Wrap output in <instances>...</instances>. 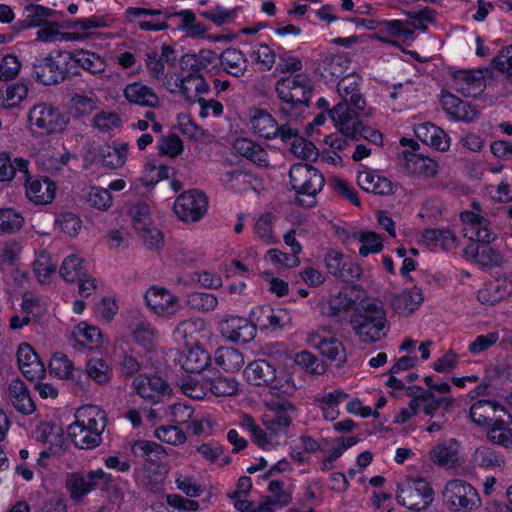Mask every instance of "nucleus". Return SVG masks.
Wrapping results in <instances>:
<instances>
[{
    "instance_id": "obj_1",
    "label": "nucleus",
    "mask_w": 512,
    "mask_h": 512,
    "mask_svg": "<svg viewBox=\"0 0 512 512\" xmlns=\"http://www.w3.org/2000/svg\"><path fill=\"white\" fill-rule=\"evenodd\" d=\"M275 91L282 102L279 112L288 118L297 115L295 109L298 106L309 107L313 84L305 73H296L281 77L275 84Z\"/></svg>"
},
{
    "instance_id": "obj_2",
    "label": "nucleus",
    "mask_w": 512,
    "mask_h": 512,
    "mask_svg": "<svg viewBox=\"0 0 512 512\" xmlns=\"http://www.w3.org/2000/svg\"><path fill=\"white\" fill-rule=\"evenodd\" d=\"M349 323L364 343L380 341L386 335V312L375 302L362 301L350 316Z\"/></svg>"
},
{
    "instance_id": "obj_3",
    "label": "nucleus",
    "mask_w": 512,
    "mask_h": 512,
    "mask_svg": "<svg viewBox=\"0 0 512 512\" xmlns=\"http://www.w3.org/2000/svg\"><path fill=\"white\" fill-rule=\"evenodd\" d=\"M289 179L296 192L297 201L303 207H312L315 197L325 185V179L316 169L307 163H295L290 167Z\"/></svg>"
},
{
    "instance_id": "obj_4",
    "label": "nucleus",
    "mask_w": 512,
    "mask_h": 512,
    "mask_svg": "<svg viewBox=\"0 0 512 512\" xmlns=\"http://www.w3.org/2000/svg\"><path fill=\"white\" fill-rule=\"evenodd\" d=\"M330 118L335 123L340 133L354 141L365 139L373 144L382 145L383 135L379 130L364 125L362 115L348 114L347 108L343 105L334 106L328 110Z\"/></svg>"
},
{
    "instance_id": "obj_5",
    "label": "nucleus",
    "mask_w": 512,
    "mask_h": 512,
    "mask_svg": "<svg viewBox=\"0 0 512 512\" xmlns=\"http://www.w3.org/2000/svg\"><path fill=\"white\" fill-rule=\"evenodd\" d=\"M443 502L452 512H466L480 506L477 490L468 482L453 479L446 483L442 492Z\"/></svg>"
},
{
    "instance_id": "obj_6",
    "label": "nucleus",
    "mask_w": 512,
    "mask_h": 512,
    "mask_svg": "<svg viewBox=\"0 0 512 512\" xmlns=\"http://www.w3.org/2000/svg\"><path fill=\"white\" fill-rule=\"evenodd\" d=\"M103 483L102 490H108L113 483V476L102 469L90 470L86 474L74 472L68 476L66 488H68L70 498L79 503L82 499Z\"/></svg>"
},
{
    "instance_id": "obj_7",
    "label": "nucleus",
    "mask_w": 512,
    "mask_h": 512,
    "mask_svg": "<svg viewBox=\"0 0 512 512\" xmlns=\"http://www.w3.org/2000/svg\"><path fill=\"white\" fill-rule=\"evenodd\" d=\"M433 489L423 478L406 480L397 491L398 502L412 510L426 509L433 501Z\"/></svg>"
},
{
    "instance_id": "obj_8",
    "label": "nucleus",
    "mask_w": 512,
    "mask_h": 512,
    "mask_svg": "<svg viewBox=\"0 0 512 512\" xmlns=\"http://www.w3.org/2000/svg\"><path fill=\"white\" fill-rule=\"evenodd\" d=\"M61 112L48 104L33 106L28 113L29 129L33 135L44 136L61 130Z\"/></svg>"
},
{
    "instance_id": "obj_9",
    "label": "nucleus",
    "mask_w": 512,
    "mask_h": 512,
    "mask_svg": "<svg viewBox=\"0 0 512 512\" xmlns=\"http://www.w3.org/2000/svg\"><path fill=\"white\" fill-rule=\"evenodd\" d=\"M173 208L178 218L182 221L196 222L206 214L208 198L203 192L191 189L177 197Z\"/></svg>"
},
{
    "instance_id": "obj_10",
    "label": "nucleus",
    "mask_w": 512,
    "mask_h": 512,
    "mask_svg": "<svg viewBox=\"0 0 512 512\" xmlns=\"http://www.w3.org/2000/svg\"><path fill=\"white\" fill-rule=\"evenodd\" d=\"M337 91L342 101L336 106L343 105L347 108L348 114L370 116L371 108L366 107V101L359 92V83L357 75H347L337 84Z\"/></svg>"
},
{
    "instance_id": "obj_11",
    "label": "nucleus",
    "mask_w": 512,
    "mask_h": 512,
    "mask_svg": "<svg viewBox=\"0 0 512 512\" xmlns=\"http://www.w3.org/2000/svg\"><path fill=\"white\" fill-rule=\"evenodd\" d=\"M324 261L328 273L342 281L353 282L362 275L361 267L339 251L327 252Z\"/></svg>"
},
{
    "instance_id": "obj_12",
    "label": "nucleus",
    "mask_w": 512,
    "mask_h": 512,
    "mask_svg": "<svg viewBox=\"0 0 512 512\" xmlns=\"http://www.w3.org/2000/svg\"><path fill=\"white\" fill-rule=\"evenodd\" d=\"M133 387L141 398L154 404L162 402L164 397L171 394L169 384L156 375H139L134 379Z\"/></svg>"
},
{
    "instance_id": "obj_13",
    "label": "nucleus",
    "mask_w": 512,
    "mask_h": 512,
    "mask_svg": "<svg viewBox=\"0 0 512 512\" xmlns=\"http://www.w3.org/2000/svg\"><path fill=\"white\" fill-rule=\"evenodd\" d=\"M25 184V195L27 199L36 205H46L53 201L56 186L48 178L32 177L28 169L27 175L20 176Z\"/></svg>"
},
{
    "instance_id": "obj_14",
    "label": "nucleus",
    "mask_w": 512,
    "mask_h": 512,
    "mask_svg": "<svg viewBox=\"0 0 512 512\" xmlns=\"http://www.w3.org/2000/svg\"><path fill=\"white\" fill-rule=\"evenodd\" d=\"M293 404L287 400L272 402L269 413L263 416V424L272 434L286 432L291 425V414L295 412Z\"/></svg>"
},
{
    "instance_id": "obj_15",
    "label": "nucleus",
    "mask_w": 512,
    "mask_h": 512,
    "mask_svg": "<svg viewBox=\"0 0 512 512\" xmlns=\"http://www.w3.org/2000/svg\"><path fill=\"white\" fill-rule=\"evenodd\" d=\"M509 412L500 404L490 400H478L469 410L472 422L481 427H492Z\"/></svg>"
},
{
    "instance_id": "obj_16",
    "label": "nucleus",
    "mask_w": 512,
    "mask_h": 512,
    "mask_svg": "<svg viewBox=\"0 0 512 512\" xmlns=\"http://www.w3.org/2000/svg\"><path fill=\"white\" fill-rule=\"evenodd\" d=\"M145 300L151 310L160 316H172L180 309L177 296L165 288L151 287L145 294Z\"/></svg>"
},
{
    "instance_id": "obj_17",
    "label": "nucleus",
    "mask_w": 512,
    "mask_h": 512,
    "mask_svg": "<svg viewBox=\"0 0 512 512\" xmlns=\"http://www.w3.org/2000/svg\"><path fill=\"white\" fill-rule=\"evenodd\" d=\"M452 80L456 91L465 97H477L486 87L482 70L455 71L452 73Z\"/></svg>"
},
{
    "instance_id": "obj_18",
    "label": "nucleus",
    "mask_w": 512,
    "mask_h": 512,
    "mask_svg": "<svg viewBox=\"0 0 512 512\" xmlns=\"http://www.w3.org/2000/svg\"><path fill=\"white\" fill-rule=\"evenodd\" d=\"M221 333L232 342L249 343L255 338L256 325L245 318L230 317L221 324Z\"/></svg>"
},
{
    "instance_id": "obj_19",
    "label": "nucleus",
    "mask_w": 512,
    "mask_h": 512,
    "mask_svg": "<svg viewBox=\"0 0 512 512\" xmlns=\"http://www.w3.org/2000/svg\"><path fill=\"white\" fill-rule=\"evenodd\" d=\"M17 362L23 376L30 381L42 377L45 373L43 363L32 347L27 343L19 345L17 350Z\"/></svg>"
},
{
    "instance_id": "obj_20",
    "label": "nucleus",
    "mask_w": 512,
    "mask_h": 512,
    "mask_svg": "<svg viewBox=\"0 0 512 512\" xmlns=\"http://www.w3.org/2000/svg\"><path fill=\"white\" fill-rule=\"evenodd\" d=\"M56 53V57L50 54L34 65L35 76L43 85H55L64 80V69L57 60V58H61L62 52L57 51Z\"/></svg>"
},
{
    "instance_id": "obj_21",
    "label": "nucleus",
    "mask_w": 512,
    "mask_h": 512,
    "mask_svg": "<svg viewBox=\"0 0 512 512\" xmlns=\"http://www.w3.org/2000/svg\"><path fill=\"white\" fill-rule=\"evenodd\" d=\"M441 103L446 113L457 121L471 122L479 115V111L476 106L467 101L461 100L451 93L443 94Z\"/></svg>"
},
{
    "instance_id": "obj_22",
    "label": "nucleus",
    "mask_w": 512,
    "mask_h": 512,
    "mask_svg": "<svg viewBox=\"0 0 512 512\" xmlns=\"http://www.w3.org/2000/svg\"><path fill=\"white\" fill-rule=\"evenodd\" d=\"M7 394L12 406L22 415H31L36 411V404L22 380L13 379L8 386Z\"/></svg>"
},
{
    "instance_id": "obj_23",
    "label": "nucleus",
    "mask_w": 512,
    "mask_h": 512,
    "mask_svg": "<svg viewBox=\"0 0 512 512\" xmlns=\"http://www.w3.org/2000/svg\"><path fill=\"white\" fill-rule=\"evenodd\" d=\"M310 343L316 347L320 353L330 361L336 363L337 367L346 362V351L341 341L336 338H322L317 334H312L309 338Z\"/></svg>"
},
{
    "instance_id": "obj_24",
    "label": "nucleus",
    "mask_w": 512,
    "mask_h": 512,
    "mask_svg": "<svg viewBox=\"0 0 512 512\" xmlns=\"http://www.w3.org/2000/svg\"><path fill=\"white\" fill-rule=\"evenodd\" d=\"M415 136L424 144L430 145L437 150L445 151L449 148L450 139L441 128L430 122L418 124L414 127Z\"/></svg>"
},
{
    "instance_id": "obj_25",
    "label": "nucleus",
    "mask_w": 512,
    "mask_h": 512,
    "mask_svg": "<svg viewBox=\"0 0 512 512\" xmlns=\"http://www.w3.org/2000/svg\"><path fill=\"white\" fill-rule=\"evenodd\" d=\"M245 375L249 383L255 386H273L276 381V369L265 359H258L248 364Z\"/></svg>"
},
{
    "instance_id": "obj_26",
    "label": "nucleus",
    "mask_w": 512,
    "mask_h": 512,
    "mask_svg": "<svg viewBox=\"0 0 512 512\" xmlns=\"http://www.w3.org/2000/svg\"><path fill=\"white\" fill-rule=\"evenodd\" d=\"M124 97L131 104L149 108H158L160 106V99L154 90L140 82L128 84L124 88Z\"/></svg>"
},
{
    "instance_id": "obj_27",
    "label": "nucleus",
    "mask_w": 512,
    "mask_h": 512,
    "mask_svg": "<svg viewBox=\"0 0 512 512\" xmlns=\"http://www.w3.org/2000/svg\"><path fill=\"white\" fill-rule=\"evenodd\" d=\"M66 432L73 444L80 449H92L101 444L102 438L98 434H92L85 427V420H78L70 424Z\"/></svg>"
},
{
    "instance_id": "obj_28",
    "label": "nucleus",
    "mask_w": 512,
    "mask_h": 512,
    "mask_svg": "<svg viewBox=\"0 0 512 512\" xmlns=\"http://www.w3.org/2000/svg\"><path fill=\"white\" fill-rule=\"evenodd\" d=\"M402 155L406 161L405 169L409 173L423 177H434L437 174L438 164L433 159L408 150H404Z\"/></svg>"
},
{
    "instance_id": "obj_29",
    "label": "nucleus",
    "mask_w": 512,
    "mask_h": 512,
    "mask_svg": "<svg viewBox=\"0 0 512 512\" xmlns=\"http://www.w3.org/2000/svg\"><path fill=\"white\" fill-rule=\"evenodd\" d=\"M250 123L253 131L266 139L276 138L278 123L266 110L254 108L250 111Z\"/></svg>"
},
{
    "instance_id": "obj_30",
    "label": "nucleus",
    "mask_w": 512,
    "mask_h": 512,
    "mask_svg": "<svg viewBox=\"0 0 512 512\" xmlns=\"http://www.w3.org/2000/svg\"><path fill=\"white\" fill-rule=\"evenodd\" d=\"M423 300L421 289L415 286L411 290L395 295L391 300V305L399 315L408 316L418 309Z\"/></svg>"
},
{
    "instance_id": "obj_31",
    "label": "nucleus",
    "mask_w": 512,
    "mask_h": 512,
    "mask_svg": "<svg viewBox=\"0 0 512 512\" xmlns=\"http://www.w3.org/2000/svg\"><path fill=\"white\" fill-rule=\"evenodd\" d=\"M64 430L60 424L49 422L43 424L44 442L48 448L41 452L42 458L61 455L64 445Z\"/></svg>"
},
{
    "instance_id": "obj_32",
    "label": "nucleus",
    "mask_w": 512,
    "mask_h": 512,
    "mask_svg": "<svg viewBox=\"0 0 512 512\" xmlns=\"http://www.w3.org/2000/svg\"><path fill=\"white\" fill-rule=\"evenodd\" d=\"M220 65L223 70L233 77L244 76L248 70V60L240 50L229 48L220 55Z\"/></svg>"
},
{
    "instance_id": "obj_33",
    "label": "nucleus",
    "mask_w": 512,
    "mask_h": 512,
    "mask_svg": "<svg viewBox=\"0 0 512 512\" xmlns=\"http://www.w3.org/2000/svg\"><path fill=\"white\" fill-rule=\"evenodd\" d=\"M358 185L366 192L378 195H389L393 193V184L385 177L374 174L370 171L359 173Z\"/></svg>"
},
{
    "instance_id": "obj_34",
    "label": "nucleus",
    "mask_w": 512,
    "mask_h": 512,
    "mask_svg": "<svg viewBox=\"0 0 512 512\" xmlns=\"http://www.w3.org/2000/svg\"><path fill=\"white\" fill-rule=\"evenodd\" d=\"M295 234L296 231L294 229H290L283 237L285 244L291 247L292 254L284 253L277 249H270L268 251V255L272 262H280V256H283V263L285 264V267L292 268L300 264V260L297 255L302 251V246L296 240Z\"/></svg>"
},
{
    "instance_id": "obj_35",
    "label": "nucleus",
    "mask_w": 512,
    "mask_h": 512,
    "mask_svg": "<svg viewBox=\"0 0 512 512\" xmlns=\"http://www.w3.org/2000/svg\"><path fill=\"white\" fill-rule=\"evenodd\" d=\"M464 253L482 266H500L502 263L501 254L488 244L470 243L465 247Z\"/></svg>"
},
{
    "instance_id": "obj_36",
    "label": "nucleus",
    "mask_w": 512,
    "mask_h": 512,
    "mask_svg": "<svg viewBox=\"0 0 512 512\" xmlns=\"http://www.w3.org/2000/svg\"><path fill=\"white\" fill-rule=\"evenodd\" d=\"M131 452L134 456L142 458L144 464L158 463L166 456V450L162 445L143 439L132 444Z\"/></svg>"
},
{
    "instance_id": "obj_37",
    "label": "nucleus",
    "mask_w": 512,
    "mask_h": 512,
    "mask_svg": "<svg viewBox=\"0 0 512 512\" xmlns=\"http://www.w3.org/2000/svg\"><path fill=\"white\" fill-rule=\"evenodd\" d=\"M211 362L209 353L200 346L191 347L181 360L182 368L190 374H199Z\"/></svg>"
},
{
    "instance_id": "obj_38",
    "label": "nucleus",
    "mask_w": 512,
    "mask_h": 512,
    "mask_svg": "<svg viewBox=\"0 0 512 512\" xmlns=\"http://www.w3.org/2000/svg\"><path fill=\"white\" fill-rule=\"evenodd\" d=\"M30 162L22 157L11 160L8 153H0V181H11L18 173L27 175Z\"/></svg>"
},
{
    "instance_id": "obj_39",
    "label": "nucleus",
    "mask_w": 512,
    "mask_h": 512,
    "mask_svg": "<svg viewBox=\"0 0 512 512\" xmlns=\"http://www.w3.org/2000/svg\"><path fill=\"white\" fill-rule=\"evenodd\" d=\"M511 423L512 416L508 413L488 429V440L505 448H512V429L509 428Z\"/></svg>"
},
{
    "instance_id": "obj_40",
    "label": "nucleus",
    "mask_w": 512,
    "mask_h": 512,
    "mask_svg": "<svg viewBox=\"0 0 512 512\" xmlns=\"http://www.w3.org/2000/svg\"><path fill=\"white\" fill-rule=\"evenodd\" d=\"M215 363L226 372L239 371L244 364L243 354L233 347H220L215 352Z\"/></svg>"
},
{
    "instance_id": "obj_41",
    "label": "nucleus",
    "mask_w": 512,
    "mask_h": 512,
    "mask_svg": "<svg viewBox=\"0 0 512 512\" xmlns=\"http://www.w3.org/2000/svg\"><path fill=\"white\" fill-rule=\"evenodd\" d=\"M102 334L98 327L91 326L87 322H80L72 333L71 340L76 347L80 344L83 347L99 346L101 344Z\"/></svg>"
},
{
    "instance_id": "obj_42",
    "label": "nucleus",
    "mask_w": 512,
    "mask_h": 512,
    "mask_svg": "<svg viewBox=\"0 0 512 512\" xmlns=\"http://www.w3.org/2000/svg\"><path fill=\"white\" fill-rule=\"evenodd\" d=\"M236 151L259 166L269 165L267 152L258 144L246 139H237L234 144Z\"/></svg>"
},
{
    "instance_id": "obj_43",
    "label": "nucleus",
    "mask_w": 512,
    "mask_h": 512,
    "mask_svg": "<svg viewBox=\"0 0 512 512\" xmlns=\"http://www.w3.org/2000/svg\"><path fill=\"white\" fill-rule=\"evenodd\" d=\"M76 419L84 420V417H88L85 422V427L91 430V433L98 434L101 437L102 432L106 427V414L104 411L96 407H81L75 414Z\"/></svg>"
},
{
    "instance_id": "obj_44",
    "label": "nucleus",
    "mask_w": 512,
    "mask_h": 512,
    "mask_svg": "<svg viewBox=\"0 0 512 512\" xmlns=\"http://www.w3.org/2000/svg\"><path fill=\"white\" fill-rule=\"evenodd\" d=\"M132 337L135 342L146 351H151L155 345L156 330L145 320H139L129 325Z\"/></svg>"
},
{
    "instance_id": "obj_45",
    "label": "nucleus",
    "mask_w": 512,
    "mask_h": 512,
    "mask_svg": "<svg viewBox=\"0 0 512 512\" xmlns=\"http://www.w3.org/2000/svg\"><path fill=\"white\" fill-rule=\"evenodd\" d=\"M32 269L34 276L40 284H49L56 273V265L46 251L37 254Z\"/></svg>"
},
{
    "instance_id": "obj_46",
    "label": "nucleus",
    "mask_w": 512,
    "mask_h": 512,
    "mask_svg": "<svg viewBox=\"0 0 512 512\" xmlns=\"http://www.w3.org/2000/svg\"><path fill=\"white\" fill-rule=\"evenodd\" d=\"M168 471V465L161 461L154 464H144L141 482L150 490L157 489L164 483Z\"/></svg>"
},
{
    "instance_id": "obj_47",
    "label": "nucleus",
    "mask_w": 512,
    "mask_h": 512,
    "mask_svg": "<svg viewBox=\"0 0 512 512\" xmlns=\"http://www.w3.org/2000/svg\"><path fill=\"white\" fill-rule=\"evenodd\" d=\"M28 94V88L23 83L7 84L0 88V106L14 108L18 106Z\"/></svg>"
},
{
    "instance_id": "obj_48",
    "label": "nucleus",
    "mask_w": 512,
    "mask_h": 512,
    "mask_svg": "<svg viewBox=\"0 0 512 512\" xmlns=\"http://www.w3.org/2000/svg\"><path fill=\"white\" fill-rule=\"evenodd\" d=\"M253 316L262 328L275 330L285 325L284 320L287 313L285 310H279L278 313H275L274 309L267 305L259 307L257 311L253 312Z\"/></svg>"
},
{
    "instance_id": "obj_49",
    "label": "nucleus",
    "mask_w": 512,
    "mask_h": 512,
    "mask_svg": "<svg viewBox=\"0 0 512 512\" xmlns=\"http://www.w3.org/2000/svg\"><path fill=\"white\" fill-rule=\"evenodd\" d=\"M56 11L42 5L30 4L24 7V26L27 28L41 27L52 18Z\"/></svg>"
},
{
    "instance_id": "obj_50",
    "label": "nucleus",
    "mask_w": 512,
    "mask_h": 512,
    "mask_svg": "<svg viewBox=\"0 0 512 512\" xmlns=\"http://www.w3.org/2000/svg\"><path fill=\"white\" fill-rule=\"evenodd\" d=\"M104 26L101 19L97 17L83 18L78 20H66V30H75L74 32H66V41L79 40L87 36L80 31H86L92 28Z\"/></svg>"
},
{
    "instance_id": "obj_51",
    "label": "nucleus",
    "mask_w": 512,
    "mask_h": 512,
    "mask_svg": "<svg viewBox=\"0 0 512 512\" xmlns=\"http://www.w3.org/2000/svg\"><path fill=\"white\" fill-rule=\"evenodd\" d=\"M354 305L355 301L348 296L347 292L340 291L329 299L323 313L331 318H341L342 314L351 310Z\"/></svg>"
},
{
    "instance_id": "obj_52",
    "label": "nucleus",
    "mask_w": 512,
    "mask_h": 512,
    "mask_svg": "<svg viewBox=\"0 0 512 512\" xmlns=\"http://www.w3.org/2000/svg\"><path fill=\"white\" fill-rule=\"evenodd\" d=\"M179 385L185 395L196 400L204 399L209 391L208 379H199L191 375L183 377Z\"/></svg>"
},
{
    "instance_id": "obj_53",
    "label": "nucleus",
    "mask_w": 512,
    "mask_h": 512,
    "mask_svg": "<svg viewBox=\"0 0 512 512\" xmlns=\"http://www.w3.org/2000/svg\"><path fill=\"white\" fill-rule=\"evenodd\" d=\"M180 17L179 28L185 31L189 36H201L207 32L203 23L196 22V16L191 10H183L174 14L166 15V18Z\"/></svg>"
},
{
    "instance_id": "obj_54",
    "label": "nucleus",
    "mask_w": 512,
    "mask_h": 512,
    "mask_svg": "<svg viewBox=\"0 0 512 512\" xmlns=\"http://www.w3.org/2000/svg\"><path fill=\"white\" fill-rule=\"evenodd\" d=\"M509 294L506 286L500 283L488 282L477 293V298L482 304L495 305Z\"/></svg>"
},
{
    "instance_id": "obj_55",
    "label": "nucleus",
    "mask_w": 512,
    "mask_h": 512,
    "mask_svg": "<svg viewBox=\"0 0 512 512\" xmlns=\"http://www.w3.org/2000/svg\"><path fill=\"white\" fill-rule=\"evenodd\" d=\"M204 326V321L202 319L190 318L181 321L177 325L175 333L178 337L183 339L187 345H192L196 341V334L204 330Z\"/></svg>"
},
{
    "instance_id": "obj_56",
    "label": "nucleus",
    "mask_w": 512,
    "mask_h": 512,
    "mask_svg": "<svg viewBox=\"0 0 512 512\" xmlns=\"http://www.w3.org/2000/svg\"><path fill=\"white\" fill-rule=\"evenodd\" d=\"M431 460L441 467L453 468L457 464V450L453 445L438 444L431 451Z\"/></svg>"
},
{
    "instance_id": "obj_57",
    "label": "nucleus",
    "mask_w": 512,
    "mask_h": 512,
    "mask_svg": "<svg viewBox=\"0 0 512 512\" xmlns=\"http://www.w3.org/2000/svg\"><path fill=\"white\" fill-rule=\"evenodd\" d=\"M24 224V217L12 208L0 209V234L15 233Z\"/></svg>"
},
{
    "instance_id": "obj_58",
    "label": "nucleus",
    "mask_w": 512,
    "mask_h": 512,
    "mask_svg": "<svg viewBox=\"0 0 512 512\" xmlns=\"http://www.w3.org/2000/svg\"><path fill=\"white\" fill-rule=\"evenodd\" d=\"M209 380V391L216 397L235 395L238 391V382L234 377L218 376Z\"/></svg>"
},
{
    "instance_id": "obj_59",
    "label": "nucleus",
    "mask_w": 512,
    "mask_h": 512,
    "mask_svg": "<svg viewBox=\"0 0 512 512\" xmlns=\"http://www.w3.org/2000/svg\"><path fill=\"white\" fill-rule=\"evenodd\" d=\"M350 61L341 56L325 57L322 62V76L331 78L345 77Z\"/></svg>"
},
{
    "instance_id": "obj_60",
    "label": "nucleus",
    "mask_w": 512,
    "mask_h": 512,
    "mask_svg": "<svg viewBox=\"0 0 512 512\" xmlns=\"http://www.w3.org/2000/svg\"><path fill=\"white\" fill-rule=\"evenodd\" d=\"M294 363L310 374L321 375L326 371V365L308 351L297 353L294 357Z\"/></svg>"
},
{
    "instance_id": "obj_61",
    "label": "nucleus",
    "mask_w": 512,
    "mask_h": 512,
    "mask_svg": "<svg viewBox=\"0 0 512 512\" xmlns=\"http://www.w3.org/2000/svg\"><path fill=\"white\" fill-rule=\"evenodd\" d=\"M474 462L484 468H496L504 464V458L490 447H480L474 452Z\"/></svg>"
},
{
    "instance_id": "obj_62",
    "label": "nucleus",
    "mask_w": 512,
    "mask_h": 512,
    "mask_svg": "<svg viewBox=\"0 0 512 512\" xmlns=\"http://www.w3.org/2000/svg\"><path fill=\"white\" fill-rule=\"evenodd\" d=\"M96 109L93 98L75 94L69 105V113L76 119L90 115Z\"/></svg>"
},
{
    "instance_id": "obj_63",
    "label": "nucleus",
    "mask_w": 512,
    "mask_h": 512,
    "mask_svg": "<svg viewBox=\"0 0 512 512\" xmlns=\"http://www.w3.org/2000/svg\"><path fill=\"white\" fill-rule=\"evenodd\" d=\"M187 305L197 311H213L217 304L218 300L215 295L211 293L204 292H193L187 296Z\"/></svg>"
},
{
    "instance_id": "obj_64",
    "label": "nucleus",
    "mask_w": 512,
    "mask_h": 512,
    "mask_svg": "<svg viewBox=\"0 0 512 512\" xmlns=\"http://www.w3.org/2000/svg\"><path fill=\"white\" fill-rule=\"evenodd\" d=\"M422 237L427 246L439 245L442 248H447L455 241V237L450 230L442 229H426L424 230Z\"/></svg>"
}]
</instances>
